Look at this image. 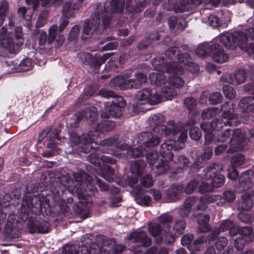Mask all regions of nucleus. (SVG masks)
Here are the masks:
<instances>
[{"mask_svg": "<svg viewBox=\"0 0 254 254\" xmlns=\"http://www.w3.org/2000/svg\"><path fill=\"white\" fill-rule=\"evenodd\" d=\"M122 115V110L113 104L109 105H106L105 111L101 114L102 119H108L110 117L119 118Z\"/></svg>", "mask_w": 254, "mask_h": 254, "instance_id": "obj_24", "label": "nucleus"}, {"mask_svg": "<svg viewBox=\"0 0 254 254\" xmlns=\"http://www.w3.org/2000/svg\"><path fill=\"white\" fill-rule=\"evenodd\" d=\"M169 162L162 159L161 162L156 165V173L158 175H160L164 174L170 170V167L168 163Z\"/></svg>", "mask_w": 254, "mask_h": 254, "instance_id": "obj_48", "label": "nucleus"}, {"mask_svg": "<svg viewBox=\"0 0 254 254\" xmlns=\"http://www.w3.org/2000/svg\"><path fill=\"white\" fill-rule=\"evenodd\" d=\"M127 239L132 243H137L139 247H148L152 243L151 239L143 231L132 232L128 235Z\"/></svg>", "mask_w": 254, "mask_h": 254, "instance_id": "obj_13", "label": "nucleus"}, {"mask_svg": "<svg viewBox=\"0 0 254 254\" xmlns=\"http://www.w3.org/2000/svg\"><path fill=\"white\" fill-rule=\"evenodd\" d=\"M221 111L223 113L222 117L234 123L236 122L234 120L238 118V115L234 113V105L228 102L224 103L221 106Z\"/></svg>", "mask_w": 254, "mask_h": 254, "instance_id": "obj_22", "label": "nucleus"}, {"mask_svg": "<svg viewBox=\"0 0 254 254\" xmlns=\"http://www.w3.org/2000/svg\"><path fill=\"white\" fill-rule=\"evenodd\" d=\"M160 134L154 133L153 130L151 132H142L138 134L136 138L137 142L145 147H153L160 143Z\"/></svg>", "mask_w": 254, "mask_h": 254, "instance_id": "obj_7", "label": "nucleus"}, {"mask_svg": "<svg viewBox=\"0 0 254 254\" xmlns=\"http://www.w3.org/2000/svg\"><path fill=\"white\" fill-rule=\"evenodd\" d=\"M245 157L242 154H237L233 156L231 159V163L233 167H239L242 166L245 162Z\"/></svg>", "mask_w": 254, "mask_h": 254, "instance_id": "obj_55", "label": "nucleus"}, {"mask_svg": "<svg viewBox=\"0 0 254 254\" xmlns=\"http://www.w3.org/2000/svg\"><path fill=\"white\" fill-rule=\"evenodd\" d=\"M96 136V135L92 134L91 131L89 133L83 134L81 136L73 134L70 136V140L74 145L80 144L81 145L82 151L88 153L92 148L95 150L97 149L90 145L94 141Z\"/></svg>", "mask_w": 254, "mask_h": 254, "instance_id": "obj_6", "label": "nucleus"}, {"mask_svg": "<svg viewBox=\"0 0 254 254\" xmlns=\"http://www.w3.org/2000/svg\"><path fill=\"white\" fill-rule=\"evenodd\" d=\"M159 155L157 151L152 150L146 155L147 162L150 165H154L158 160Z\"/></svg>", "mask_w": 254, "mask_h": 254, "instance_id": "obj_59", "label": "nucleus"}, {"mask_svg": "<svg viewBox=\"0 0 254 254\" xmlns=\"http://www.w3.org/2000/svg\"><path fill=\"white\" fill-rule=\"evenodd\" d=\"M163 119L159 116L154 115L149 118V124L153 127L151 130L157 134H162L166 129V126L163 125Z\"/></svg>", "mask_w": 254, "mask_h": 254, "instance_id": "obj_19", "label": "nucleus"}, {"mask_svg": "<svg viewBox=\"0 0 254 254\" xmlns=\"http://www.w3.org/2000/svg\"><path fill=\"white\" fill-rule=\"evenodd\" d=\"M166 67L167 72L171 74L168 77L169 84L175 88L183 86L185 81L180 75L184 73V68L179 66L178 64L175 62L167 64Z\"/></svg>", "mask_w": 254, "mask_h": 254, "instance_id": "obj_3", "label": "nucleus"}, {"mask_svg": "<svg viewBox=\"0 0 254 254\" xmlns=\"http://www.w3.org/2000/svg\"><path fill=\"white\" fill-rule=\"evenodd\" d=\"M102 15L97 10L95 11L91 18L87 19L84 23L82 30L81 38L86 40L97 32L99 27L101 26Z\"/></svg>", "mask_w": 254, "mask_h": 254, "instance_id": "obj_4", "label": "nucleus"}, {"mask_svg": "<svg viewBox=\"0 0 254 254\" xmlns=\"http://www.w3.org/2000/svg\"><path fill=\"white\" fill-rule=\"evenodd\" d=\"M224 176L220 174V173H218L212 179L211 184L213 188H219L224 185Z\"/></svg>", "mask_w": 254, "mask_h": 254, "instance_id": "obj_52", "label": "nucleus"}, {"mask_svg": "<svg viewBox=\"0 0 254 254\" xmlns=\"http://www.w3.org/2000/svg\"><path fill=\"white\" fill-rule=\"evenodd\" d=\"M235 85L244 83L247 78V73L244 69H238L234 73Z\"/></svg>", "mask_w": 254, "mask_h": 254, "instance_id": "obj_44", "label": "nucleus"}, {"mask_svg": "<svg viewBox=\"0 0 254 254\" xmlns=\"http://www.w3.org/2000/svg\"><path fill=\"white\" fill-rule=\"evenodd\" d=\"M135 200L138 204L146 206L150 205L151 202V198L146 195H136Z\"/></svg>", "mask_w": 254, "mask_h": 254, "instance_id": "obj_53", "label": "nucleus"}, {"mask_svg": "<svg viewBox=\"0 0 254 254\" xmlns=\"http://www.w3.org/2000/svg\"><path fill=\"white\" fill-rule=\"evenodd\" d=\"M220 41L225 47L228 49H234L235 48L233 33H223L220 36Z\"/></svg>", "mask_w": 254, "mask_h": 254, "instance_id": "obj_31", "label": "nucleus"}, {"mask_svg": "<svg viewBox=\"0 0 254 254\" xmlns=\"http://www.w3.org/2000/svg\"><path fill=\"white\" fill-rule=\"evenodd\" d=\"M145 167L146 164L143 160H137L131 164L130 169L132 174L139 176Z\"/></svg>", "mask_w": 254, "mask_h": 254, "instance_id": "obj_39", "label": "nucleus"}, {"mask_svg": "<svg viewBox=\"0 0 254 254\" xmlns=\"http://www.w3.org/2000/svg\"><path fill=\"white\" fill-rule=\"evenodd\" d=\"M116 127V124L113 121H103L98 123L96 130L101 132H107L113 130Z\"/></svg>", "mask_w": 254, "mask_h": 254, "instance_id": "obj_37", "label": "nucleus"}, {"mask_svg": "<svg viewBox=\"0 0 254 254\" xmlns=\"http://www.w3.org/2000/svg\"><path fill=\"white\" fill-rule=\"evenodd\" d=\"M28 227L29 231L31 233H45L49 232L50 224L46 221H44L40 223L29 221Z\"/></svg>", "mask_w": 254, "mask_h": 254, "instance_id": "obj_20", "label": "nucleus"}, {"mask_svg": "<svg viewBox=\"0 0 254 254\" xmlns=\"http://www.w3.org/2000/svg\"><path fill=\"white\" fill-rule=\"evenodd\" d=\"M7 9L8 3L5 0H2L0 3V26L3 23Z\"/></svg>", "mask_w": 254, "mask_h": 254, "instance_id": "obj_61", "label": "nucleus"}, {"mask_svg": "<svg viewBox=\"0 0 254 254\" xmlns=\"http://www.w3.org/2000/svg\"><path fill=\"white\" fill-rule=\"evenodd\" d=\"M151 90L149 88H144L138 91L136 95L135 98L139 101H146L149 103V98L151 96Z\"/></svg>", "mask_w": 254, "mask_h": 254, "instance_id": "obj_46", "label": "nucleus"}, {"mask_svg": "<svg viewBox=\"0 0 254 254\" xmlns=\"http://www.w3.org/2000/svg\"><path fill=\"white\" fill-rule=\"evenodd\" d=\"M207 206V202L204 195L199 198V202L194 208L193 210L204 211L206 210Z\"/></svg>", "mask_w": 254, "mask_h": 254, "instance_id": "obj_64", "label": "nucleus"}, {"mask_svg": "<svg viewBox=\"0 0 254 254\" xmlns=\"http://www.w3.org/2000/svg\"><path fill=\"white\" fill-rule=\"evenodd\" d=\"M234 223L230 220H226L224 221L220 225L219 228H215L213 232L209 235V240H214L217 236L220 234V232H224L227 230H230L232 227H233Z\"/></svg>", "mask_w": 254, "mask_h": 254, "instance_id": "obj_27", "label": "nucleus"}, {"mask_svg": "<svg viewBox=\"0 0 254 254\" xmlns=\"http://www.w3.org/2000/svg\"><path fill=\"white\" fill-rule=\"evenodd\" d=\"M83 0H68L63 5V13L65 16L62 17L60 21V26L58 27V31L62 32L64 29L67 26L68 24V16L70 14L68 13L70 12L71 10H75L78 9L81 6Z\"/></svg>", "mask_w": 254, "mask_h": 254, "instance_id": "obj_5", "label": "nucleus"}, {"mask_svg": "<svg viewBox=\"0 0 254 254\" xmlns=\"http://www.w3.org/2000/svg\"><path fill=\"white\" fill-rule=\"evenodd\" d=\"M184 105L186 109L190 111V114L196 116L197 112L194 110L197 105L196 100L192 97H187L184 100Z\"/></svg>", "mask_w": 254, "mask_h": 254, "instance_id": "obj_41", "label": "nucleus"}, {"mask_svg": "<svg viewBox=\"0 0 254 254\" xmlns=\"http://www.w3.org/2000/svg\"><path fill=\"white\" fill-rule=\"evenodd\" d=\"M183 190L184 187L182 185H172L167 190V198L171 201L179 200Z\"/></svg>", "mask_w": 254, "mask_h": 254, "instance_id": "obj_23", "label": "nucleus"}, {"mask_svg": "<svg viewBox=\"0 0 254 254\" xmlns=\"http://www.w3.org/2000/svg\"><path fill=\"white\" fill-rule=\"evenodd\" d=\"M149 77L152 84L156 86H161L166 83L167 81L164 73L162 71L152 72L149 74Z\"/></svg>", "mask_w": 254, "mask_h": 254, "instance_id": "obj_30", "label": "nucleus"}, {"mask_svg": "<svg viewBox=\"0 0 254 254\" xmlns=\"http://www.w3.org/2000/svg\"><path fill=\"white\" fill-rule=\"evenodd\" d=\"M199 182L196 180H192L189 182L184 190L186 193L190 194L192 193L198 187Z\"/></svg>", "mask_w": 254, "mask_h": 254, "instance_id": "obj_54", "label": "nucleus"}, {"mask_svg": "<svg viewBox=\"0 0 254 254\" xmlns=\"http://www.w3.org/2000/svg\"><path fill=\"white\" fill-rule=\"evenodd\" d=\"M183 124L181 123H178L176 124L173 121H170L166 126V129L164 131L166 134L172 133L176 134L182 129Z\"/></svg>", "mask_w": 254, "mask_h": 254, "instance_id": "obj_38", "label": "nucleus"}, {"mask_svg": "<svg viewBox=\"0 0 254 254\" xmlns=\"http://www.w3.org/2000/svg\"><path fill=\"white\" fill-rule=\"evenodd\" d=\"M212 154H213V151H212V148H211L210 147L205 148L204 149V151L203 153L202 154H201L200 156H199V157H197V159H196V161H195L194 164H195L197 166H199L200 164H199V160L200 158H201L202 161H204L205 160L209 159L211 158Z\"/></svg>", "mask_w": 254, "mask_h": 254, "instance_id": "obj_50", "label": "nucleus"}, {"mask_svg": "<svg viewBox=\"0 0 254 254\" xmlns=\"http://www.w3.org/2000/svg\"><path fill=\"white\" fill-rule=\"evenodd\" d=\"M76 185H71L69 187L72 192H75V195L79 199V203L76 204L73 207L75 213L83 219L87 217V215L84 213L81 204L86 202V197L88 195H94L98 192V190L94 185V181L92 177L87 173L75 172L73 174Z\"/></svg>", "mask_w": 254, "mask_h": 254, "instance_id": "obj_1", "label": "nucleus"}, {"mask_svg": "<svg viewBox=\"0 0 254 254\" xmlns=\"http://www.w3.org/2000/svg\"><path fill=\"white\" fill-rule=\"evenodd\" d=\"M222 90L225 97L227 99H233L236 96V91L232 86L224 85Z\"/></svg>", "mask_w": 254, "mask_h": 254, "instance_id": "obj_51", "label": "nucleus"}, {"mask_svg": "<svg viewBox=\"0 0 254 254\" xmlns=\"http://www.w3.org/2000/svg\"><path fill=\"white\" fill-rule=\"evenodd\" d=\"M205 199L207 203H216L219 205L223 203V199L219 195H205Z\"/></svg>", "mask_w": 254, "mask_h": 254, "instance_id": "obj_57", "label": "nucleus"}, {"mask_svg": "<svg viewBox=\"0 0 254 254\" xmlns=\"http://www.w3.org/2000/svg\"><path fill=\"white\" fill-rule=\"evenodd\" d=\"M214 47V44L204 43L197 47L195 53L200 57L207 55L211 56Z\"/></svg>", "mask_w": 254, "mask_h": 254, "instance_id": "obj_34", "label": "nucleus"}, {"mask_svg": "<svg viewBox=\"0 0 254 254\" xmlns=\"http://www.w3.org/2000/svg\"><path fill=\"white\" fill-rule=\"evenodd\" d=\"M234 122L224 119L223 117L217 118L212 121V125L214 130L220 131L225 126H232Z\"/></svg>", "mask_w": 254, "mask_h": 254, "instance_id": "obj_35", "label": "nucleus"}, {"mask_svg": "<svg viewBox=\"0 0 254 254\" xmlns=\"http://www.w3.org/2000/svg\"><path fill=\"white\" fill-rule=\"evenodd\" d=\"M194 239V236L192 234L185 235L182 238V244L187 246L189 250L190 249H193L191 246Z\"/></svg>", "mask_w": 254, "mask_h": 254, "instance_id": "obj_63", "label": "nucleus"}, {"mask_svg": "<svg viewBox=\"0 0 254 254\" xmlns=\"http://www.w3.org/2000/svg\"><path fill=\"white\" fill-rule=\"evenodd\" d=\"M235 48L239 46L241 48L242 45H244L248 41V36L245 32L243 31H236L233 33Z\"/></svg>", "mask_w": 254, "mask_h": 254, "instance_id": "obj_36", "label": "nucleus"}, {"mask_svg": "<svg viewBox=\"0 0 254 254\" xmlns=\"http://www.w3.org/2000/svg\"><path fill=\"white\" fill-rule=\"evenodd\" d=\"M22 205H26L28 210L33 214H39L42 210V203L39 196L35 195H27L23 200Z\"/></svg>", "mask_w": 254, "mask_h": 254, "instance_id": "obj_10", "label": "nucleus"}, {"mask_svg": "<svg viewBox=\"0 0 254 254\" xmlns=\"http://www.w3.org/2000/svg\"><path fill=\"white\" fill-rule=\"evenodd\" d=\"M220 114V110L218 108H206L201 113V117L203 120H209Z\"/></svg>", "mask_w": 254, "mask_h": 254, "instance_id": "obj_43", "label": "nucleus"}, {"mask_svg": "<svg viewBox=\"0 0 254 254\" xmlns=\"http://www.w3.org/2000/svg\"><path fill=\"white\" fill-rule=\"evenodd\" d=\"M145 6V1L134 3L132 0H127L126 9L130 13H138Z\"/></svg>", "mask_w": 254, "mask_h": 254, "instance_id": "obj_33", "label": "nucleus"}, {"mask_svg": "<svg viewBox=\"0 0 254 254\" xmlns=\"http://www.w3.org/2000/svg\"><path fill=\"white\" fill-rule=\"evenodd\" d=\"M148 230L152 236L156 237L160 234L162 228L159 224L153 223L149 225Z\"/></svg>", "mask_w": 254, "mask_h": 254, "instance_id": "obj_58", "label": "nucleus"}, {"mask_svg": "<svg viewBox=\"0 0 254 254\" xmlns=\"http://www.w3.org/2000/svg\"><path fill=\"white\" fill-rule=\"evenodd\" d=\"M76 121L79 122L81 120L91 121L92 123L96 121L98 114L96 109L92 107L86 108L85 110L79 112L75 114Z\"/></svg>", "mask_w": 254, "mask_h": 254, "instance_id": "obj_16", "label": "nucleus"}, {"mask_svg": "<svg viewBox=\"0 0 254 254\" xmlns=\"http://www.w3.org/2000/svg\"><path fill=\"white\" fill-rule=\"evenodd\" d=\"M252 100L250 96L245 97L239 102L238 106L244 113L254 112V103L252 102Z\"/></svg>", "mask_w": 254, "mask_h": 254, "instance_id": "obj_32", "label": "nucleus"}, {"mask_svg": "<svg viewBox=\"0 0 254 254\" xmlns=\"http://www.w3.org/2000/svg\"><path fill=\"white\" fill-rule=\"evenodd\" d=\"M58 32V26L54 25L52 26L49 30V36L46 32L43 31L41 33L39 39L38 44L40 49H43L47 43L51 44L56 39V37Z\"/></svg>", "mask_w": 254, "mask_h": 254, "instance_id": "obj_14", "label": "nucleus"}, {"mask_svg": "<svg viewBox=\"0 0 254 254\" xmlns=\"http://www.w3.org/2000/svg\"><path fill=\"white\" fill-rule=\"evenodd\" d=\"M115 170L109 166H106L102 170L101 177L106 180L111 182L113 180V176L114 175Z\"/></svg>", "mask_w": 254, "mask_h": 254, "instance_id": "obj_49", "label": "nucleus"}, {"mask_svg": "<svg viewBox=\"0 0 254 254\" xmlns=\"http://www.w3.org/2000/svg\"><path fill=\"white\" fill-rule=\"evenodd\" d=\"M186 228V223L183 220H178L175 221L172 227V233L174 236L175 235H180L184 233Z\"/></svg>", "mask_w": 254, "mask_h": 254, "instance_id": "obj_40", "label": "nucleus"}, {"mask_svg": "<svg viewBox=\"0 0 254 254\" xmlns=\"http://www.w3.org/2000/svg\"><path fill=\"white\" fill-rule=\"evenodd\" d=\"M246 137L240 129H236L234 131L233 136L230 139L231 145L235 146L237 149H240L241 145L245 142Z\"/></svg>", "mask_w": 254, "mask_h": 254, "instance_id": "obj_29", "label": "nucleus"}, {"mask_svg": "<svg viewBox=\"0 0 254 254\" xmlns=\"http://www.w3.org/2000/svg\"><path fill=\"white\" fill-rule=\"evenodd\" d=\"M196 0H176L173 8L176 12L189 11L194 7Z\"/></svg>", "mask_w": 254, "mask_h": 254, "instance_id": "obj_18", "label": "nucleus"}, {"mask_svg": "<svg viewBox=\"0 0 254 254\" xmlns=\"http://www.w3.org/2000/svg\"><path fill=\"white\" fill-rule=\"evenodd\" d=\"M0 45L6 49L11 53L15 52V45L13 43V39L10 37H6L0 40Z\"/></svg>", "mask_w": 254, "mask_h": 254, "instance_id": "obj_42", "label": "nucleus"}, {"mask_svg": "<svg viewBox=\"0 0 254 254\" xmlns=\"http://www.w3.org/2000/svg\"><path fill=\"white\" fill-rule=\"evenodd\" d=\"M211 57L214 62L220 64L227 62L229 58L222 46L218 44H214Z\"/></svg>", "mask_w": 254, "mask_h": 254, "instance_id": "obj_21", "label": "nucleus"}, {"mask_svg": "<svg viewBox=\"0 0 254 254\" xmlns=\"http://www.w3.org/2000/svg\"><path fill=\"white\" fill-rule=\"evenodd\" d=\"M223 167L220 164L214 163L210 165L204 170L203 178L206 180H210L218 173H220Z\"/></svg>", "mask_w": 254, "mask_h": 254, "instance_id": "obj_26", "label": "nucleus"}, {"mask_svg": "<svg viewBox=\"0 0 254 254\" xmlns=\"http://www.w3.org/2000/svg\"><path fill=\"white\" fill-rule=\"evenodd\" d=\"M112 84L118 86L121 90L135 88L133 79H124L123 77L117 76L113 78L111 81Z\"/></svg>", "mask_w": 254, "mask_h": 254, "instance_id": "obj_25", "label": "nucleus"}, {"mask_svg": "<svg viewBox=\"0 0 254 254\" xmlns=\"http://www.w3.org/2000/svg\"><path fill=\"white\" fill-rule=\"evenodd\" d=\"M241 196V200L239 202L238 208L240 210L248 211L251 210L253 206V200L252 197L254 195V190H249L244 191Z\"/></svg>", "mask_w": 254, "mask_h": 254, "instance_id": "obj_15", "label": "nucleus"}, {"mask_svg": "<svg viewBox=\"0 0 254 254\" xmlns=\"http://www.w3.org/2000/svg\"><path fill=\"white\" fill-rule=\"evenodd\" d=\"M124 9V3L121 0H108L104 5V10L101 5L98 6L97 10L102 15L103 29L109 27L111 21V13H121Z\"/></svg>", "mask_w": 254, "mask_h": 254, "instance_id": "obj_2", "label": "nucleus"}, {"mask_svg": "<svg viewBox=\"0 0 254 254\" xmlns=\"http://www.w3.org/2000/svg\"><path fill=\"white\" fill-rule=\"evenodd\" d=\"M106 56L96 55L94 57L89 53H82L79 54V59L84 64L90 65L96 68L99 67L107 59Z\"/></svg>", "mask_w": 254, "mask_h": 254, "instance_id": "obj_11", "label": "nucleus"}, {"mask_svg": "<svg viewBox=\"0 0 254 254\" xmlns=\"http://www.w3.org/2000/svg\"><path fill=\"white\" fill-rule=\"evenodd\" d=\"M161 94L166 100H172L177 95L176 91L168 86H164L162 88Z\"/></svg>", "mask_w": 254, "mask_h": 254, "instance_id": "obj_47", "label": "nucleus"}, {"mask_svg": "<svg viewBox=\"0 0 254 254\" xmlns=\"http://www.w3.org/2000/svg\"><path fill=\"white\" fill-rule=\"evenodd\" d=\"M254 178V171L251 169L243 172L238 179V185L237 186L239 192H243L252 190L251 189L253 186V179Z\"/></svg>", "mask_w": 254, "mask_h": 254, "instance_id": "obj_9", "label": "nucleus"}, {"mask_svg": "<svg viewBox=\"0 0 254 254\" xmlns=\"http://www.w3.org/2000/svg\"><path fill=\"white\" fill-rule=\"evenodd\" d=\"M177 57L179 62L183 64L185 66L191 63L192 60L190 55L187 53L178 54Z\"/></svg>", "mask_w": 254, "mask_h": 254, "instance_id": "obj_56", "label": "nucleus"}, {"mask_svg": "<svg viewBox=\"0 0 254 254\" xmlns=\"http://www.w3.org/2000/svg\"><path fill=\"white\" fill-rule=\"evenodd\" d=\"M177 142L174 140H168L162 143L160 147V153L165 161H171L173 159V154L171 152L172 150H178L182 149L184 146L178 147L176 145Z\"/></svg>", "mask_w": 254, "mask_h": 254, "instance_id": "obj_12", "label": "nucleus"}, {"mask_svg": "<svg viewBox=\"0 0 254 254\" xmlns=\"http://www.w3.org/2000/svg\"><path fill=\"white\" fill-rule=\"evenodd\" d=\"M223 96L220 92H215L209 96V101L211 104L216 105L221 102Z\"/></svg>", "mask_w": 254, "mask_h": 254, "instance_id": "obj_60", "label": "nucleus"}, {"mask_svg": "<svg viewBox=\"0 0 254 254\" xmlns=\"http://www.w3.org/2000/svg\"><path fill=\"white\" fill-rule=\"evenodd\" d=\"M174 218L172 216L164 213L158 217V221L160 225L162 227V231L165 233V243L170 244L173 242L175 240L172 233H170V224L173 222Z\"/></svg>", "mask_w": 254, "mask_h": 254, "instance_id": "obj_8", "label": "nucleus"}, {"mask_svg": "<svg viewBox=\"0 0 254 254\" xmlns=\"http://www.w3.org/2000/svg\"><path fill=\"white\" fill-rule=\"evenodd\" d=\"M99 94L105 98L114 97L111 103L121 109L125 107L126 106L127 103L125 99L122 96L116 95L112 91L103 89L99 91Z\"/></svg>", "mask_w": 254, "mask_h": 254, "instance_id": "obj_17", "label": "nucleus"}, {"mask_svg": "<svg viewBox=\"0 0 254 254\" xmlns=\"http://www.w3.org/2000/svg\"><path fill=\"white\" fill-rule=\"evenodd\" d=\"M210 216L207 214H199L198 216L197 222L198 225V231L201 233H206L210 231L208 222Z\"/></svg>", "mask_w": 254, "mask_h": 254, "instance_id": "obj_28", "label": "nucleus"}, {"mask_svg": "<svg viewBox=\"0 0 254 254\" xmlns=\"http://www.w3.org/2000/svg\"><path fill=\"white\" fill-rule=\"evenodd\" d=\"M61 183L65 187H67L69 192L73 195H75V192H72L69 189L71 185H76V182L75 181L74 179L71 180L70 177L67 175L62 176L59 178Z\"/></svg>", "mask_w": 254, "mask_h": 254, "instance_id": "obj_45", "label": "nucleus"}, {"mask_svg": "<svg viewBox=\"0 0 254 254\" xmlns=\"http://www.w3.org/2000/svg\"><path fill=\"white\" fill-rule=\"evenodd\" d=\"M135 79H133L135 88H138L141 84L146 82L147 78V76L142 72H138L135 75Z\"/></svg>", "mask_w": 254, "mask_h": 254, "instance_id": "obj_62", "label": "nucleus"}]
</instances>
